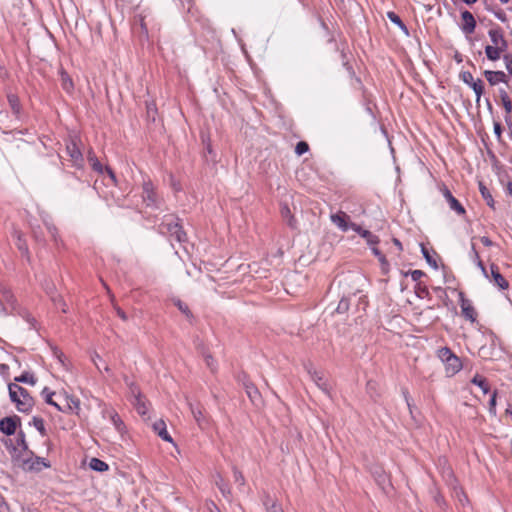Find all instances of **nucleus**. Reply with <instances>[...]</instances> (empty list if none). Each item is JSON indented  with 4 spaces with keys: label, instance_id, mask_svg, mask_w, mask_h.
<instances>
[{
    "label": "nucleus",
    "instance_id": "f257e3e1",
    "mask_svg": "<svg viewBox=\"0 0 512 512\" xmlns=\"http://www.w3.org/2000/svg\"><path fill=\"white\" fill-rule=\"evenodd\" d=\"M3 445L11 456V461L14 466L21 468L27 472H40L44 468H50L51 463L43 457L33 455H21L20 452L13 446V440L6 438L2 440Z\"/></svg>",
    "mask_w": 512,
    "mask_h": 512
},
{
    "label": "nucleus",
    "instance_id": "f03ea898",
    "mask_svg": "<svg viewBox=\"0 0 512 512\" xmlns=\"http://www.w3.org/2000/svg\"><path fill=\"white\" fill-rule=\"evenodd\" d=\"M158 231L160 234L168 236L170 240H175L180 244L186 243L188 240L181 219L175 214L164 215L158 225Z\"/></svg>",
    "mask_w": 512,
    "mask_h": 512
},
{
    "label": "nucleus",
    "instance_id": "7ed1b4c3",
    "mask_svg": "<svg viewBox=\"0 0 512 512\" xmlns=\"http://www.w3.org/2000/svg\"><path fill=\"white\" fill-rule=\"evenodd\" d=\"M141 198L147 208L161 209L164 205L163 197L149 177L143 178Z\"/></svg>",
    "mask_w": 512,
    "mask_h": 512
},
{
    "label": "nucleus",
    "instance_id": "20e7f679",
    "mask_svg": "<svg viewBox=\"0 0 512 512\" xmlns=\"http://www.w3.org/2000/svg\"><path fill=\"white\" fill-rule=\"evenodd\" d=\"M66 153L70 158L71 164L76 169L84 168V156L78 146V138L71 137L66 143Z\"/></svg>",
    "mask_w": 512,
    "mask_h": 512
},
{
    "label": "nucleus",
    "instance_id": "39448f33",
    "mask_svg": "<svg viewBox=\"0 0 512 512\" xmlns=\"http://www.w3.org/2000/svg\"><path fill=\"white\" fill-rule=\"evenodd\" d=\"M236 380L243 386L248 398L253 404L257 405L261 402V394L258 388L250 380L247 373L244 371L239 372L236 376Z\"/></svg>",
    "mask_w": 512,
    "mask_h": 512
},
{
    "label": "nucleus",
    "instance_id": "423d86ee",
    "mask_svg": "<svg viewBox=\"0 0 512 512\" xmlns=\"http://www.w3.org/2000/svg\"><path fill=\"white\" fill-rule=\"evenodd\" d=\"M306 372L309 374L311 380L317 385V387L323 391L325 394L330 395V384L327 379L324 377V374L315 369L312 363H307L304 365Z\"/></svg>",
    "mask_w": 512,
    "mask_h": 512
},
{
    "label": "nucleus",
    "instance_id": "0eeeda50",
    "mask_svg": "<svg viewBox=\"0 0 512 512\" xmlns=\"http://www.w3.org/2000/svg\"><path fill=\"white\" fill-rule=\"evenodd\" d=\"M16 391H18V395L20 397V402L17 403V410L22 413H29L34 405V399L29 394L28 390L18 385V387H14Z\"/></svg>",
    "mask_w": 512,
    "mask_h": 512
},
{
    "label": "nucleus",
    "instance_id": "6e6552de",
    "mask_svg": "<svg viewBox=\"0 0 512 512\" xmlns=\"http://www.w3.org/2000/svg\"><path fill=\"white\" fill-rule=\"evenodd\" d=\"M21 419L17 415L7 416L0 420V431L6 436H12L17 432Z\"/></svg>",
    "mask_w": 512,
    "mask_h": 512
},
{
    "label": "nucleus",
    "instance_id": "1a4fd4ad",
    "mask_svg": "<svg viewBox=\"0 0 512 512\" xmlns=\"http://www.w3.org/2000/svg\"><path fill=\"white\" fill-rule=\"evenodd\" d=\"M459 302L463 316L470 322H475L477 313L470 300L466 299L465 294L459 292Z\"/></svg>",
    "mask_w": 512,
    "mask_h": 512
},
{
    "label": "nucleus",
    "instance_id": "9d476101",
    "mask_svg": "<svg viewBox=\"0 0 512 512\" xmlns=\"http://www.w3.org/2000/svg\"><path fill=\"white\" fill-rule=\"evenodd\" d=\"M441 192L451 210L455 211L459 215L466 213L464 206L452 195L451 191L445 185L441 188Z\"/></svg>",
    "mask_w": 512,
    "mask_h": 512
},
{
    "label": "nucleus",
    "instance_id": "9b49d317",
    "mask_svg": "<svg viewBox=\"0 0 512 512\" xmlns=\"http://www.w3.org/2000/svg\"><path fill=\"white\" fill-rule=\"evenodd\" d=\"M63 396L65 404L60 405L59 411L63 413H77L80 410V400L77 397L70 395L66 392L63 393Z\"/></svg>",
    "mask_w": 512,
    "mask_h": 512
},
{
    "label": "nucleus",
    "instance_id": "f8f14e48",
    "mask_svg": "<svg viewBox=\"0 0 512 512\" xmlns=\"http://www.w3.org/2000/svg\"><path fill=\"white\" fill-rule=\"evenodd\" d=\"M498 94L505 111V122L509 124L512 120V100L504 88H499Z\"/></svg>",
    "mask_w": 512,
    "mask_h": 512
},
{
    "label": "nucleus",
    "instance_id": "ddd939ff",
    "mask_svg": "<svg viewBox=\"0 0 512 512\" xmlns=\"http://www.w3.org/2000/svg\"><path fill=\"white\" fill-rule=\"evenodd\" d=\"M490 273V281L493 282V284L496 285L500 290H506L509 288V282L500 273L499 267L496 264L492 263L490 265Z\"/></svg>",
    "mask_w": 512,
    "mask_h": 512
},
{
    "label": "nucleus",
    "instance_id": "4468645a",
    "mask_svg": "<svg viewBox=\"0 0 512 512\" xmlns=\"http://www.w3.org/2000/svg\"><path fill=\"white\" fill-rule=\"evenodd\" d=\"M484 77L491 86H496L499 83L508 84V76L503 71L485 70Z\"/></svg>",
    "mask_w": 512,
    "mask_h": 512
},
{
    "label": "nucleus",
    "instance_id": "2eb2a0df",
    "mask_svg": "<svg viewBox=\"0 0 512 512\" xmlns=\"http://www.w3.org/2000/svg\"><path fill=\"white\" fill-rule=\"evenodd\" d=\"M488 35L493 44L492 46L499 47L500 49H508V42L504 38L503 31L500 27L490 29Z\"/></svg>",
    "mask_w": 512,
    "mask_h": 512
},
{
    "label": "nucleus",
    "instance_id": "dca6fc26",
    "mask_svg": "<svg viewBox=\"0 0 512 512\" xmlns=\"http://www.w3.org/2000/svg\"><path fill=\"white\" fill-rule=\"evenodd\" d=\"M351 229L364 238L369 246L377 245L380 242L377 235L373 234L369 230L363 229L360 225L354 222H351Z\"/></svg>",
    "mask_w": 512,
    "mask_h": 512
},
{
    "label": "nucleus",
    "instance_id": "f3484780",
    "mask_svg": "<svg viewBox=\"0 0 512 512\" xmlns=\"http://www.w3.org/2000/svg\"><path fill=\"white\" fill-rule=\"evenodd\" d=\"M331 222L336 225L341 231L347 232L351 229V222H349V216L342 211H339L330 216Z\"/></svg>",
    "mask_w": 512,
    "mask_h": 512
},
{
    "label": "nucleus",
    "instance_id": "a211bd4d",
    "mask_svg": "<svg viewBox=\"0 0 512 512\" xmlns=\"http://www.w3.org/2000/svg\"><path fill=\"white\" fill-rule=\"evenodd\" d=\"M461 18L463 21L461 26L462 32L466 35L472 34L476 28V20L473 14L468 10H464L461 12Z\"/></svg>",
    "mask_w": 512,
    "mask_h": 512
},
{
    "label": "nucleus",
    "instance_id": "6ab92c4d",
    "mask_svg": "<svg viewBox=\"0 0 512 512\" xmlns=\"http://www.w3.org/2000/svg\"><path fill=\"white\" fill-rule=\"evenodd\" d=\"M13 446L20 452L21 455H33V451L29 449L26 441V435L23 430H19L16 434L15 442Z\"/></svg>",
    "mask_w": 512,
    "mask_h": 512
},
{
    "label": "nucleus",
    "instance_id": "aec40b11",
    "mask_svg": "<svg viewBox=\"0 0 512 512\" xmlns=\"http://www.w3.org/2000/svg\"><path fill=\"white\" fill-rule=\"evenodd\" d=\"M444 365L445 372L448 377L454 376L462 369V362L460 358L455 354L446 363H444Z\"/></svg>",
    "mask_w": 512,
    "mask_h": 512
},
{
    "label": "nucleus",
    "instance_id": "412c9836",
    "mask_svg": "<svg viewBox=\"0 0 512 512\" xmlns=\"http://www.w3.org/2000/svg\"><path fill=\"white\" fill-rule=\"evenodd\" d=\"M104 418H109L113 426L116 428L118 432H122L125 425L121 420L120 416L114 409H104L102 411Z\"/></svg>",
    "mask_w": 512,
    "mask_h": 512
},
{
    "label": "nucleus",
    "instance_id": "4be33fe9",
    "mask_svg": "<svg viewBox=\"0 0 512 512\" xmlns=\"http://www.w3.org/2000/svg\"><path fill=\"white\" fill-rule=\"evenodd\" d=\"M154 432L164 441L172 443L173 439L167 431L166 423L164 420L159 419L153 424Z\"/></svg>",
    "mask_w": 512,
    "mask_h": 512
},
{
    "label": "nucleus",
    "instance_id": "5701e85b",
    "mask_svg": "<svg viewBox=\"0 0 512 512\" xmlns=\"http://www.w3.org/2000/svg\"><path fill=\"white\" fill-rule=\"evenodd\" d=\"M280 213L282 218L286 221L287 225L291 229L297 228V221L287 204H281Z\"/></svg>",
    "mask_w": 512,
    "mask_h": 512
},
{
    "label": "nucleus",
    "instance_id": "b1692460",
    "mask_svg": "<svg viewBox=\"0 0 512 512\" xmlns=\"http://www.w3.org/2000/svg\"><path fill=\"white\" fill-rule=\"evenodd\" d=\"M87 160L91 166V168L99 173V174H103L104 173V166L101 164V162L98 160L97 156L95 155L93 149H89L88 153H87Z\"/></svg>",
    "mask_w": 512,
    "mask_h": 512
},
{
    "label": "nucleus",
    "instance_id": "393cba45",
    "mask_svg": "<svg viewBox=\"0 0 512 512\" xmlns=\"http://www.w3.org/2000/svg\"><path fill=\"white\" fill-rule=\"evenodd\" d=\"M373 477L382 490H385L386 486L390 485L388 475L382 470V468H377L373 472Z\"/></svg>",
    "mask_w": 512,
    "mask_h": 512
},
{
    "label": "nucleus",
    "instance_id": "a878e982",
    "mask_svg": "<svg viewBox=\"0 0 512 512\" xmlns=\"http://www.w3.org/2000/svg\"><path fill=\"white\" fill-rule=\"evenodd\" d=\"M198 350L201 352V354L204 357V361L207 365V367L211 370V372H216L217 370V361L213 358V356L208 353L203 345H199Z\"/></svg>",
    "mask_w": 512,
    "mask_h": 512
},
{
    "label": "nucleus",
    "instance_id": "bb28decb",
    "mask_svg": "<svg viewBox=\"0 0 512 512\" xmlns=\"http://www.w3.org/2000/svg\"><path fill=\"white\" fill-rule=\"evenodd\" d=\"M131 403L139 415H141L143 417L147 415L148 405L145 401L144 396H141V397L131 400Z\"/></svg>",
    "mask_w": 512,
    "mask_h": 512
},
{
    "label": "nucleus",
    "instance_id": "cd10ccee",
    "mask_svg": "<svg viewBox=\"0 0 512 512\" xmlns=\"http://www.w3.org/2000/svg\"><path fill=\"white\" fill-rule=\"evenodd\" d=\"M507 49H500L499 47H495L492 45H487L485 47V54L487 59L491 61H497L501 58V54L505 52Z\"/></svg>",
    "mask_w": 512,
    "mask_h": 512
},
{
    "label": "nucleus",
    "instance_id": "c85d7f7f",
    "mask_svg": "<svg viewBox=\"0 0 512 512\" xmlns=\"http://www.w3.org/2000/svg\"><path fill=\"white\" fill-rule=\"evenodd\" d=\"M59 74L61 77V86H62L63 90L66 91L67 93H71L74 89V84H73L71 77L64 69H61Z\"/></svg>",
    "mask_w": 512,
    "mask_h": 512
},
{
    "label": "nucleus",
    "instance_id": "c756f323",
    "mask_svg": "<svg viewBox=\"0 0 512 512\" xmlns=\"http://www.w3.org/2000/svg\"><path fill=\"white\" fill-rule=\"evenodd\" d=\"M371 251L374 256H376L381 264V268L384 274L389 271V262L386 259L385 255L376 247V245L370 246Z\"/></svg>",
    "mask_w": 512,
    "mask_h": 512
},
{
    "label": "nucleus",
    "instance_id": "7c9ffc66",
    "mask_svg": "<svg viewBox=\"0 0 512 512\" xmlns=\"http://www.w3.org/2000/svg\"><path fill=\"white\" fill-rule=\"evenodd\" d=\"M388 19L395 25H397L406 36H409V29L402 19L393 11L387 13Z\"/></svg>",
    "mask_w": 512,
    "mask_h": 512
},
{
    "label": "nucleus",
    "instance_id": "2f4dec72",
    "mask_svg": "<svg viewBox=\"0 0 512 512\" xmlns=\"http://www.w3.org/2000/svg\"><path fill=\"white\" fill-rule=\"evenodd\" d=\"M14 236L16 237V243L15 244H16L18 250L21 252L22 255H24L27 258H29L28 245H27L26 240L24 239L23 235L20 232L15 231L14 232Z\"/></svg>",
    "mask_w": 512,
    "mask_h": 512
},
{
    "label": "nucleus",
    "instance_id": "473e14b6",
    "mask_svg": "<svg viewBox=\"0 0 512 512\" xmlns=\"http://www.w3.org/2000/svg\"><path fill=\"white\" fill-rule=\"evenodd\" d=\"M479 191L481 193L482 198L485 200L486 204L492 208L495 209V201L493 199V196L489 189L482 183H479Z\"/></svg>",
    "mask_w": 512,
    "mask_h": 512
},
{
    "label": "nucleus",
    "instance_id": "72a5a7b5",
    "mask_svg": "<svg viewBox=\"0 0 512 512\" xmlns=\"http://www.w3.org/2000/svg\"><path fill=\"white\" fill-rule=\"evenodd\" d=\"M471 383L478 386L484 394L490 392V386L487 379L479 374H476L472 379Z\"/></svg>",
    "mask_w": 512,
    "mask_h": 512
},
{
    "label": "nucleus",
    "instance_id": "f704fd0d",
    "mask_svg": "<svg viewBox=\"0 0 512 512\" xmlns=\"http://www.w3.org/2000/svg\"><path fill=\"white\" fill-rule=\"evenodd\" d=\"M190 411L193 415V418L197 422V424L202 427L203 423L205 422V417L203 416L202 410L199 406L194 405L193 403H188Z\"/></svg>",
    "mask_w": 512,
    "mask_h": 512
},
{
    "label": "nucleus",
    "instance_id": "c9c22d12",
    "mask_svg": "<svg viewBox=\"0 0 512 512\" xmlns=\"http://www.w3.org/2000/svg\"><path fill=\"white\" fill-rule=\"evenodd\" d=\"M29 425L35 427V429L41 434V436L47 435V430L45 428L44 419L39 416H33Z\"/></svg>",
    "mask_w": 512,
    "mask_h": 512
},
{
    "label": "nucleus",
    "instance_id": "e433bc0d",
    "mask_svg": "<svg viewBox=\"0 0 512 512\" xmlns=\"http://www.w3.org/2000/svg\"><path fill=\"white\" fill-rule=\"evenodd\" d=\"M89 467L97 472H105L109 469L108 464L99 458H92Z\"/></svg>",
    "mask_w": 512,
    "mask_h": 512
},
{
    "label": "nucleus",
    "instance_id": "4c0bfd02",
    "mask_svg": "<svg viewBox=\"0 0 512 512\" xmlns=\"http://www.w3.org/2000/svg\"><path fill=\"white\" fill-rule=\"evenodd\" d=\"M54 394H55V392L51 391L48 387H44L43 390L41 391V395L44 398L45 402L47 404L55 407L59 411L60 404H58L57 402H55L53 400Z\"/></svg>",
    "mask_w": 512,
    "mask_h": 512
},
{
    "label": "nucleus",
    "instance_id": "58836bf2",
    "mask_svg": "<svg viewBox=\"0 0 512 512\" xmlns=\"http://www.w3.org/2000/svg\"><path fill=\"white\" fill-rule=\"evenodd\" d=\"M7 100L13 114L19 115L21 112V105L18 96L15 94H8Z\"/></svg>",
    "mask_w": 512,
    "mask_h": 512
},
{
    "label": "nucleus",
    "instance_id": "ea45409f",
    "mask_svg": "<svg viewBox=\"0 0 512 512\" xmlns=\"http://www.w3.org/2000/svg\"><path fill=\"white\" fill-rule=\"evenodd\" d=\"M125 384L129 388L130 400H133V399L143 396L140 388L133 381H130L128 378H125Z\"/></svg>",
    "mask_w": 512,
    "mask_h": 512
},
{
    "label": "nucleus",
    "instance_id": "a19ab883",
    "mask_svg": "<svg viewBox=\"0 0 512 512\" xmlns=\"http://www.w3.org/2000/svg\"><path fill=\"white\" fill-rule=\"evenodd\" d=\"M421 252L428 265L435 270L438 269V263L436 259L432 256L431 251L423 244L421 245Z\"/></svg>",
    "mask_w": 512,
    "mask_h": 512
},
{
    "label": "nucleus",
    "instance_id": "79ce46f5",
    "mask_svg": "<svg viewBox=\"0 0 512 512\" xmlns=\"http://www.w3.org/2000/svg\"><path fill=\"white\" fill-rule=\"evenodd\" d=\"M483 3L485 5V9L487 11L493 13L494 16L498 20H500L501 22H506L507 21V15H506V13L502 9H500V8H498L497 10L493 9V7L488 3L487 0H483Z\"/></svg>",
    "mask_w": 512,
    "mask_h": 512
},
{
    "label": "nucleus",
    "instance_id": "37998d69",
    "mask_svg": "<svg viewBox=\"0 0 512 512\" xmlns=\"http://www.w3.org/2000/svg\"><path fill=\"white\" fill-rule=\"evenodd\" d=\"M350 303L351 297H342L334 312L337 314H346L349 311Z\"/></svg>",
    "mask_w": 512,
    "mask_h": 512
},
{
    "label": "nucleus",
    "instance_id": "c03bdc74",
    "mask_svg": "<svg viewBox=\"0 0 512 512\" xmlns=\"http://www.w3.org/2000/svg\"><path fill=\"white\" fill-rule=\"evenodd\" d=\"M15 382L25 383L34 386L37 382V379L32 373L25 371L20 376L15 377Z\"/></svg>",
    "mask_w": 512,
    "mask_h": 512
},
{
    "label": "nucleus",
    "instance_id": "a18cd8bd",
    "mask_svg": "<svg viewBox=\"0 0 512 512\" xmlns=\"http://www.w3.org/2000/svg\"><path fill=\"white\" fill-rule=\"evenodd\" d=\"M470 87L472 88L476 95V104L479 105L481 96L484 93L483 81L478 78Z\"/></svg>",
    "mask_w": 512,
    "mask_h": 512
},
{
    "label": "nucleus",
    "instance_id": "49530a36",
    "mask_svg": "<svg viewBox=\"0 0 512 512\" xmlns=\"http://www.w3.org/2000/svg\"><path fill=\"white\" fill-rule=\"evenodd\" d=\"M216 485L218 487V489L220 490V492L222 493V495L228 499L231 495V490H230V487L229 485L224 481V479L218 475L217 479H216Z\"/></svg>",
    "mask_w": 512,
    "mask_h": 512
},
{
    "label": "nucleus",
    "instance_id": "de8ad7c7",
    "mask_svg": "<svg viewBox=\"0 0 512 512\" xmlns=\"http://www.w3.org/2000/svg\"><path fill=\"white\" fill-rule=\"evenodd\" d=\"M0 292L3 299L10 305H14L16 302L15 296L12 291L4 285H0Z\"/></svg>",
    "mask_w": 512,
    "mask_h": 512
},
{
    "label": "nucleus",
    "instance_id": "09e8293b",
    "mask_svg": "<svg viewBox=\"0 0 512 512\" xmlns=\"http://www.w3.org/2000/svg\"><path fill=\"white\" fill-rule=\"evenodd\" d=\"M264 505L266 506L268 512H284L282 506L279 503L276 501H270L269 496L266 497Z\"/></svg>",
    "mask_w": 512,
    "mask_h": 512
},
{
    "label": "nucleus",
    "instance_id": "8fccbe9b",
    "mask_svg": "<svg viewBox=\"0 0 512 512\" xmlns=\"http://www.w3.org/2000/svg\"><path fill=\"white\" fill-rule=\"evenodd\" d=\"M415 294L418 298H430V292L426 285L418 282L415 286Z\"/></svg>",
    "mask_w": 512,
    "mask_h": 512
},
{
    "label": "nucleus",
    "instance_id": "3c124183",
    "mask_svg": "<svg viewBox=\"0 0 512 512\" xmlns=\"http://www.w3.org/2000/svg\"><path fill=\"white\" fill-rule=\"evenodd\" d=\"M45 226H46L48 233L51 235L53 241L55 242V244L59 245L61 240L58 235V230H57L56 226L50 222H45Z\"/></svg>",
    "mask_w": 512,
    "mask_h": 512
},
{
    "label": "nucleus",
    "instance_id": "603ef678",
    "mask_svg": "<svg viewBox=\"0 0 512 512\" xmlns=\"http://www.w3.org/2000/svg\"><path fill=\"white\" fill-rule=\"evenodd\" d=\"M438 357L443 363H446L450 358L453 357L454 353L448 347H442L437 352Z\"/></svg>",
    "mask_w": 512,
    "mask_h": 512
},
{
    "label": "nucleus",
    "instance_id": "864d4df0",
    "mask_svg": "<svg viewBox=\"0 0 512 512\" xmlns=\"http://www.w3.org/2000/svg\"><path fill=\"white\" fill-rule=\"evenodd\" d=\"M173 303L175 306H177V308L183 313L186 315L187 318H192L193 315H192V312L190 311L189 307L187 304H185L184 302H182L180 299H174L173 300Z\"/></svg>",
    "mask_w": 512,
    "mask_h": 512
},
{
    "label": "nucleus",
    "instance_id": "5fc2aeb1",
    "mask_svg": "<svg viewBox=\"0 0 512 512\" xmlns=\"http://www.w3.org/2000/svg\"><path fill=\"white\" fill-rule=\"evenodd\" d=\"M14 387H18L17 383H10L8 385L9 397L10 400L17 406V403L20 402V397L18 391L14 389Z\"/></svg>",
    "mask_w": 512,
    "mask_h": 512
},
{
    "label": "nucleus",
    "instance_id": "6e6d98bb",
    "mask_svg": "<svg viewBox=\"0 0 512 512\" xmlns=\"http://www.w3.org/2000/svg\"><path fill=\"white\" fill-rule=\"evenodd\" d=\"M51 299L57 309H60L63 313L68 312L67 305L60 295L52 296Z\"/></svg>",
    "mask_w": 512,
    "mask_h": 512
},
{
    "label": "nucleus",
    "instance_id": "4d7b16f0",
    "mask_svg": "<svg viewBox=\"0 0 512 512\" xmlns=\"http://www.w3.org/2000/svg\"><path fill=\"white\" fill-rule=\"evenodd\" d=\"M309 151V145L305 141H299L295 146V153L298 156H301Z\"/></svg>",
    "mask_w": 512,
    "mask_h": 512
},
{
    "label": "nucleus",
    "instance_id": "13d9d810",
    "mask_svg": "<svg viewBox=\"0 0 512 512\" xmlns=\"http://www.w3.org/2000/svg\"><path fill=\"white\" fill-rule=\"evenodd\" d=\"M459 77L469 87L476 81L474 80L472 73L469 71H462Z\"/></svg>",
    "mask_w": 512,
    "mask_h": 512
},
{
    "label": "nucleus",
    "instance_id": "bf43d9fd",
    "mask_svg": "<svg viewBox=\"0 0 512 512\" xmlns=\"http://www.w3.org/2000/svg\"><path fill=\"white\" fill-rule=\"evenodd\" d=\"M232 471H233L234 481L236 483H238L240 486H244L245 478H244L242 472L235 466L232 468Z\"/></svg>",
    "mask_w": 512,
    "mask_h": 512
},
{
    "label": "nucleus",
    "instance_id": "052dcab7",
    "mask_svg": "<svg viewBox=\"0 0 512 512\" xmlns=\"http://www.w3.org/2000/svg\"><path fill=\"white\" fill-rule=\"evenodd\" d=\"M343 66L351 77H355V71L349 61L346 59V54L342 51Z\"/></svg>",
    "mask_w": 512,
    "mask_h": 512
},
{
    "label": "nucleus",
    "instance_id": "680f3d73",
    "mask_svg": "<svg viewBox=\"0 0 512 512\" xmlns=\"http://www.w3.org/2000/svg\"><path fill=\"white\" fill-rule=\"evenodd\" d=\"M496 398H497V391H494L489 400V412L492 415H496Z\"/></svg>",
    "mask_w": 512,
    "mask_h": 512
},
{
    "label": "nucleus",
    "instance_id": "e2e57ef3",
    "mask_svg": "<svg viewBox=\"0 0 512 512\" xmlns=\"http://www.w3.org/2000/svg\"><path fill=\"white\" fill-rule=\"evenodd\" d=\"M502 58L508 73L512 76V54H504Z\"/></svg>",
    "mask_w": 512,
    "mask_h": 512
},
{
    "label": "nucleus",
    "instance_id": "0e129e2a",
    "mask_svg": "<svg viewBox=\"0 0 512 512\" xmlns=\"http://www.w3.org/2000/svg\"><path fill=\"white\" fill-rule=\"evenodd\" d=\"M409 274L411 276V279L417 283L423 276H425V273L422 270H412L409 272Z\"/></svg>",
    "mask_w": 512,
    "mask_h": 512
},
{
    "label": "nucleus",
    "instance_id": "69168bd1",
    "mask_svg": "<svg viewBox=\"0 0 512 512\" xmlns=\"http://www.w3.org/2000/svg\"><path fill=\"white\" fill-rule=\"evenodd\" d=\"M493 131L497 138H501L503 129L500 122H494Z\"/></svg>",
    "mask_w": 512,
    "mask_h": 512
},
{
    "label": "nucleus",
    "instance_id": "338daca9",
    "mask_svg": "<svg viewBox=\"0 0 512 512\" xmlns=\"http://www.w3.org/2000/svg\"><path fill=\"white\" fill-rule=\"evenodd\" d=\"M402 395H403L404 400H405V402H406V404H407V407H408V408H411V402H412V399H411V397H410V394H409L408 389L403 388V389H402Z\"/></svg>",
    "mask_w": 512,
    "mask_h": 512
},
{
    "label": "nucleus",
    "instance_id": "774afa93",
    "mask_svg": "<svg viewBox=\"0 0 512 512\" xmlns=\"http://www.w3.org/2000/svg\"><path fill=\"white\" fill-rule=\"evenodd\" d=\"M470 254H471V258L473 259V261L477 262L478 260H481L474 243L471 244Z\"/></svg>",
    "mask_w": 512,
    "mask_h": 512
}]
</instances>
